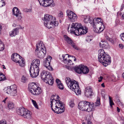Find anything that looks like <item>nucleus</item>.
I'll return each mask as SVG.
<instances>
[{"label": "nucleus", "instance_id": "f257e3e1", "mask_svg": "<svg viewBox=\"0 0 124 124\" xmlns=\"http://www.w3.org/2000/svg\"><path fill=\"white\" fill-rule=\"evenodd\" d=\"M55 96L53 95L51 98V107L52 109L54 112L57 114L61 113L64 111V106L62 102L59 99V97L56 96V99H55Z\"/></svg>", "mask_w": 124, "mask_h": 124}, {"label": "nucleus", "instance_id": "f03ea898", "mask_svg": "<svg viewBox=\"0 0 124 124\" xmlns=\"http://www.w3.org/2000/svg\"><path fill=\"white\" fill-rule=\"evenodd\" d=\"M70 31L71 33L78 36L85 34L87 32V28L85 26H82L80 23H73Z\"/></svg>", "mask_w": 124, "mask_h": 124}, {"label": "nucleus", "instance_id": "7ed1b4c3", "mask_svg": "<svg viewBox=\"0 0 124 124\" xmlns=\"http://www.w3.org/2000/svg\"><path fill=\"white\" fill-rule=\"evenodd\" d=\"M98 59L99 61L105 66L109 65L111 62L110 56L105 52L103 49L99 50Z\"/></svg>", "mask_w": 124, "mask_h": 124}, {"label": "nucleus", "instance_id": "20e7f679", "mask_svg": "<svg viewBox=\"0 0 124 124\" xmlns=\"http://www.w3.org/2000/svg\"><path fill=\"white\" fill-rule=\"evenodd\" d=\"M66 82L69 88L74 91L76 95H78L81 94V91L79 90L78 82L74 80L71 81L69 77L66 78Z\"/></svg>", "mask_w": 124, "mask_h": 124}, {"label": "nucleus", "instance_id": "39448f33", "mask_svg": "<svg viewBox=\"0 0 124 124\" xmlns=\"http://www.w3.org/2000/svg\"><path fill=\"white\" fill-rule=\"evenodd\" d=\"M93 102H89L86 101H82L79 102L78 106V108L82 111L90 112L95 110Z\"/></svg>", "mask_w": 124, "mask_h": 124}, {"label": "nucleus", "instance_id": "423d86ee", "mask_svg": "<svg viewBox=\"0 0 124 124\" xmlns=\"http://www.w3.org/2000/svg\"><path fill=\"white\" fill-rule=\"evenodd\" d=\"M41 77L43 80L49 85H52L54 82L53 79L49 72L43 70L41 73Z\"/></svg>", "mask_w": 124, "mask_h": 124}, {"label": "nucleus", "instance_id": "0eeeda50", "mask_svg": "<svg viewBox=\"0 0 124 124\" xmlns=\"http://www.w3.org/2000/svg\"><path fill=\"white\" fill-rule=\"evenodd\" d=\"M28 89L29 91L34 95H38L42 92L41 88L37 87L34 83H32L28 85Z\"/></svg>", "mask_w": 124, "mask_h": 124}, {"label": "nucleus", "instance_id": "6e6552de", "mask_svg": "<svg viewBox=\"0 0 124 124\" xmlns=\"http://www.w3.org/2000/svg\"><path fill=\"white\" fill-rule=\"evenodd\" d=\"M21 56L17 53L13 54L11 56V59L12 60L16 63H18L20 66L21 67H23L24 65V60L21 58Z\"/></svg>", "mask_w": 124, "mask_h": 124}, {"label": "nucleus", "instance_id": "1a4fd4ad", "mask_svg": "<svg viewBox=\"0 0 124 124\" xmlns=\"http://www.w3.org/2000/svg\"><path fill=\"white\" fill-rule=\"evenodd\" d=\"M74 69L75 71L79 74L83 73L84 74H86L89 71V70L87 66L82 64L78 66H76Z\"/></svg>", "mask_w": 124, "mask_h": 124}, {"label": "nucleus", "instance_id": "9d476101", "mask_svg": "<svg viewBox=\"0 0 124 124\" xmlns=\"http://www.w3.org/2000/svg\"><path fill=\"white\" fill-rule=\"evenodd\" d=\"M39 71V66L36 65L33 66L32 65H31L29 71L31 76L32 77L35 78L38 76Z\"/></svg>", "mask_w": 124, "mask_h": 124}, {"label": "nucleus", "instance_id": "9b49d317", "mask_svg": "<svg viewBox=\"0 0 124 124\" xmlns=\"http://www.w3.org/2000/svg\"><path fill=\"white\" fill-rule=\"evenodd\" d=\"M6 93L10 94L12 96H15L17 95V86L15 85H11L8 87L6 91Z\"/></svg>", "mask_w": 124, "mask_h": 124}, {"label": "nucleus", "instance_id": "f8f14e48", "mask_svg": "<svg viewBox=\"0 0 124 124\" xmlns=\"http://www.w3.org/2000/svg\"><path fill=\"white\" fill-rule=\"evenodd\" d=\"M41 5L44 7L54 6L55 4L53 0H38Z\"/></svg>", "mask_w": 124, "mask_h": 124}, {"label": "nucleus", "instance_id": "ddd939ff", "mask_svg": "<svg viewBox=\"0 0 124 124\" xmlns=\"http://www.w3.org/2000/svg\"><path fill=\"white\" fill-rule=\"evenodd\" d=\"M52 60V57L50 56L47 57V58L44 60L43 62L44 66L48 70H49L53 71V69L50 65V62Z\"/></svg>", "mask_w": 124, "mask_h": 124}, {"label": "nucleus", "instance_id": "4468645a", "mask_svg": "<svg viewBox=\"0 0 124 124\" xmlns=\"http://www.w3.org/2000/svg\"><path fill=\"white\" fill-rule=\"evenodd\" d=\"M101 24L100 23L93 25V30L94 31L98 33H100L102 32L104 29L105 27L104 25Z\"/></svg>", "mask_w": 124, "mask_h": 124}, {"label": "nucleus", "instance_id": "2eb2a0df", "mask_svg": "<svg viewBox=\"0 0 124 124\" xmlns=\"http://www.w3.org/2000/svg\"><path fill=\"white\" fill-rule=\"evenodd\" d=\"M67 13L69 20L70 21H74L77 19V16L72 11L68 10L67 11Z\"/></svg>", "mask_w": 124, "mask_h": 124}, {"label": "nucleus", "instance_id": "dca6fc26", "mask_svg": "<svg viewBox=\"0 0 124 124\" xmlns=\"http://www.w3.org/2000/svg\"><path fill=\"white\" fill-rule=\"evenodd\" d=\"M42 19L44 21V22H45L46 23V22H50L55 21V20L56 19L51 15L46 14L45 15L44 17L42 18Z\"/></svg>", "mask_w": 124, "mask_h": 124}, {"label": "nucleus", "instance_id": "f3484780", "mask_svg": "<svg viewBox=\"0 0 124 124\" xmlns=\"http://www.w3.org/2000/svg\"><path fill=\"white\" fill-rule=\"evenodd\" d=\"M64 37L65 40L69 44L72 46L75 49L78 50V48L75 45V44L73 42L72 40L68 37L66 35H64Z\"/></svg>", "mask_w": 124, "mask_h": 124}, {"label": "nucleus", "instance_id": "a211bd4d", "mask_svg": "<svg viewBox=\"0 0 124 124\" xmlns=\"http://www.w3.org/2000/svg\"><path fill=\"white\" fill-rule=\"evenodd\" d=\"M12 11L14 15L16 17H18V19L19 20L21 19L22 17L21 16V12L16 7H14Z\"/></svg>", "mask_w": 124, "mask_h": 124}, {"label": "nucleus", "instance_id": "6ab92c4d", "mask_svg": "<svg viewBox=\"0 0 124 124\" xmlns=\"http://www.w3.org/2000/svg\"><path fill=\"white\" fill-rule=\"evenodd\" d=\"M44 25L48 29L51 28L52 26L54 25V26H57L58 24V22L57 21L46 22V23L45 22H44Z\"/></svg>", "mask_w": 124, "mask_h": 124}, {"label": "nucleus", "instance_id": "aec40b11", "mask_svg": "<svg viewBox=\"0 0 124 124\" xmlns=\"http://www.w3.org/2000/svg\"><path fill=\"white\" fill-rule=\"evenodd\" d=\"M46 53V50H37L36 51V54L37 56L40 58H42L44 57L45 54Z\"/></svg>", "mask_w": 124, "mask_h": 124}, {"label": "nucleus", "instance_id": "412c9836", "mask_svg": "<svg viewBox=\"0 0 124 124\" xmlns=\"http://www.w3.org/2000/svg\"><path fill=\"white\" fill-rule=\"evenodd\" d=\"M85 95L87 97L92 95V93H93V91L92 89L90 87H87L85 89Z\"/></svg>", "mask_w": 124, "mask_h": 124}, {"label": "nucleus", "instance_id": "4be33fe9", "mask_svg": "<svg viewBox=\"0 0 124 124\" xmlns=\"http://www.w3.org/2000/svg\"><path fill=\"white\" fill-rule=\"evenodd\" d=\"M36 47L37 49L36 50V51L37 50H46V47L42 41H40L36 45Z\"/></svg>", "mask_w": 124, "mask_h": 124}, {"label": "nucleus", "instance_id": "5701e85b", "mask_svg": "<svg viewBox=\"0 0 124 124\" xmlns=\"http://www.w3.org/2000/svg\"><path fill=\"white\" fill-rule=\"evenodd\" d=\"M93 25L101 23V25H104L102 20L101 18L99 17L94 18L93 20Z\"/></svg>", "mask_w": 124, "mask_h": 124}, {"label": "nucleus", "instance_id": "b1692460", "mask_svg": "<svg viewBox=\"0 0 124 124\" xmlns=\"http://www.w3.org/2000/svg\"><path fill=\"white\" fill-rule=\"evenodd\" d=\"M31 113L30 111L26 109L23 116L24 118L31 119Z\"/></svg>", "mask_w": 124, "mask_h": 124}, {"label": "nucleus", "instance_id": "393cba45", "mask_svg": "<svg viewBox=\"0 0 124 124\" xmlns=\"http://www.w3.org/2000/svg\"><path fill=\"white\" fill-rule=\"evenodd\" d=\"M18 28H15L10 31L9 33L10 36L13 37L18 34L19 32V31L18 30Z\"/></svg>", "mask_w": 124, "mask_h": 124}, {"label": "nucleus", "instance_id": "a878e982", "mask_svg": "<svg viewBox=\"0 0 124 124\" xmlns=\"http://www.w3.org/2000/svg\"><path fill=\"white\" fill-rule=\"evenodd\" d=\"M93 19L92 17L90 16L88 17L86 16L84 18V21L85 23L89 22L90 24H92L93 23Z\"/></svg>", "mask_w": 124, "mask_h": 124}, {"label": "nucleus", "instance_id": "bb28decb", "mask_svg": "<svg viewBox=\"0 0 124 124\" xmlns=\"http://www.w3.org/2000/svg\"><path fill=\"white\" fill-rule=\"evenodd\" d=\"M100 45L101 47L104 48H107L108 46L107 42L106 41H101L100 43Z\"/></svg>", "mask_w": 124, "mask_h": 124}, {"label": "nucleus", "instance_id": "cd10ccee", "mask_svg": "<svg viewBox=\"0 0 124 124\" xmlns=\"http://www.w3.org/2000/svg\"><path fill=\"white\" fill-rule=\"evenodd\" d=\"M26 109L23 108H20L17 110V114L22 116H23Z\"/></svg>", "mask_w": 124, "mask_h": 124}, {"label": "nucleus", "instance_id": "c85d7f7f", "mask_svg": "<svg viewBox=\"0 0 124 124\" xmlns=\"http://www.w3.org/2000/svg\"><path fill=\"white\" fill-rule=\"evenodd\" d=\"M40 62L39 60L36 59H34L32 62V63L31 65H32L33 66L36 65V66H39V65Z\"/></svg>", "mask_w": 124, "mask_h": 124}, {"label": "nucleus", "instance_id": "c756f323", "mask_svg": "<svg viewBox=\"0 0 124 124\" xmlns=\"http://www.w3.org/2000/svg\"><path fill=\"white\" fill-rule=\"evenodd\" d=\"M28 80V77L25 75L22 76L21 78V81L23 83L27 82Z\"/></svg>", "mask_w": 124, "mask_h": 124}, {"label": "nucleus", "instance_id": "7c9ffc66", "mask_svg": "<svg viewBox=\"0 0 124 124\" xmlns=\"http://www.w3.org/2000/svg\"><path fill=\"white\" fill-rule=\"evenodd\" d=\"M8 107L9 109H11L14 108V104L12 102H9L8 104Z\"/></svg>", "mask_w": 124, "mask_h": 124}, {"label": "nucleus", "instance_id": "2f4dec72", "mask_svg": "<svg viewBox=\"0 0 124 124\" xmlns=\"http://www.w3.org/2000/svg\"><path fill=\"white\" fill-rule=\"evenodd\" d=\"M93 106L95 108V106H99L100 105V99L99 98L97 97L96 101L94 104L93 103Z\"/></svg>", "mask_w": 124, "mask_h": 124}, {"label": "nucleus", "instance_id": "473e14b6", "mask_svg": "<svg viewBox=\"0 0 124 124\" xmlns=\"http://www.w3.org/2000/svg\"><path fill=\"white\" fill-rule=\"evenodd\" d=\"M62 57L64 60V62H65L66 63H68L66 62V60L68 59L69 57V55L68 54H63L62 55Z\"/></svg>", "mask_w": 124, "mask_h": 124}, {"label": "nucleus", "instance_id": "72a5a7b5", "mask_svg": "<svg viewBox=\"0 0 124 124\" xmlns=\"http://www.w3.org/2000/svg\"><path fill=\"white\" fill-rule=\"evenodd\" d=\"M6 78L3 74L0 73V81L5 80Z\"/></svg>", "mask_w": 124, "mask_h": 124}, {"label": "nucleus", "instance_id": "f704fd0d", "mask_svg": "<svg viewBox=\"0 0 124 124\" xmlns=\"http://www.w3.org/2000/svg\"><path fill=\"white\" fill-rule=\"evenodd\" d=\"M71 59H69V62H70V64H68L69 65H72L73 64V63L72 62V61H71V60H73L74 61H76V58L74 56H72L71 58Z\"/></svg>", "mask_w": 124, "mask_h": 124}, {"label": "nucleus", "instance_id": "c9c22d12", "mask_svg": "<svg viewBox=\"0 0 124 124\" xmlns=\"http://www.w3.org/2000/svg\"><path fill=\"white\" fill-rule=\"evenodd\" d=\"M109 99L110 105L112 108V106L113 105H114V103L112 100V98L111 97L109 96Z\"/></svg>", "mask_w": 124, "mask_h": 124}, {"label": "nucleus", "instance_id": "e433bc0d", "mask_svg": "<svg viewBox=\"0 0 124 124\" xmlns=\"http://www.w3.org/2000/svg\"><path fill=\"white\" fill-rule=\"evenodd\" d=\"M4 49V44L0 40V51L3 50Z\"/></svg>", "mask_w": 124, "mask_h": 124}, {"label": "nucleus", "instance_id": "4c0bfd02", "mask_svg": "<svg viewBox=\"0 0 124 124\" xmlns=\"http://www.w3.org/2000/svg\"><path fill=\"white\" fill-rule=\"evenodd\" d=\"M74 100L72 99L71 100L69 103L70 106L71 107H73L74 106Z\"/></svg>", "mask_w": 124, "mask_h": 124}, {"label": "nucleus", "instance_id": "58836bf2", "mask_svg": "<svg viewBox=\"0 0 124 124\" xmlns=\"http://www.w3.org/2000/svg\"><path fill=\"white\" fill-rule=\"evenodd\" d=\"M23 10L24 12H31L32 11V8L28 9L27 8H25Z\"/></svg>", "mask_w": 124, "mask_h": 124}, {"label": "nucleus", "instance_id": "ea45409f", "mask_svg": "<svg viewBox=\"0 0 124 124\" xmlns=\"http://www.w3.org/2000/svg\"><path fill=\"white\" fill-rule=\"evenodd\" d=\"M92 40V37L91 36H87L86 37V40L88 42H89Z\"/></svg>", "mask_w": 124, "mask_h": 124}, {"label": "nucleus", "instance_id": "a19ab883", "mask_svg": "<svg viewBox=\"0 0 124 124\" xmlns=\"http://www.w3.org/2000/svg\"><path fill=\"white\" fill-rule=\"evenodd\" d=\"M5 5V2L3 0H0V7L4 6Z\"/></svg>", "mask_w": 124, "mask_h": 124}, {"label": "nucleus", "instance_id": "79ce46f5", "mask_svg": "<svg viewBox=\"0 0 124 124\" xmlns=\"http://www.w3.org/2000/svg\"><path fill=\"white\" fill-rule=\"evenodd\" d=\"M32 102L35 107L37 109H38V107L37 103L35 101L33 100H32Z\"/></svg>", "mask_w": 124, "mask_h": 124}, {"label": "nucleus", "instance_id": "37998d69", "mask_svg": "<svg viewBox=\"0 0 124 124\" xmlns=\"http://www.w3.org/2000/svg\"><path fill=\"white\" fill-rule=\"evenodd\" d=\"M57 87L60 89L62 90L63 89L64 87L63 85L61 83L57 85Z\"/></svg>", "mask_w": 124, "mask_h": 124}, {"label": "nucleus", "instance_id": "c03bdc74", "mask_svg": "<svg viewBox=\"0 0 124 124\" xmlns=\"http://www.w3.org/2000/svg\"><path fill=\"white\" fill-rule=\"evenodd\" d=\"M58 17L59 18H62L63 17V14L62 12L60 11L58 14Z\"/></svg>", "mask_w": 124, "mask_h": 124}, {"label": "nucleus", "instance_id": "a18cd8bd", "mask_svg": "<svg viewBox=\"0 0 124 124\" xmlns=\"http://www.w3.org/2000/svg\"><path fill=\"white\" fill-rule=\"evenodd\" d=\"M119 119L121 121V122L124 121V117L122 116H120Z\"/></svg>", "mask_w": 124, "mask_h": 124}, {"label": "nucleus", "instance_id": "49530a36", "mask_svg": "<svg viewBox=\"0 0 124 124\" xmlns=\"http://www.w3.org/2000/svg\"><path fill=\"white\" fill-rule=\"evenodd\" d=\"M0 124H7V123L5 120H2L0 121Z\"/></svg>", "mask_w": 124, "mask_h": 124}, {"label": "nucleus", "instance_id": "de8ad7c7", "mask_svg": "<svg viewBox=\"0 0 124 124\" xmlns=\"http://www.w3.org/2000/svg\"><path fill=\"white\" fill-rule=\"evenodd\" d=\"M120 36L121 37V39L124 41V33L121 34L120 35Z\"/></svg>", "mask_w": 124, "mask_h": 124}, {"label": "nucleus", "instance_id": "09e8293b", "mask_svg": "<svg viewBox=\"0 0 124 124\" xmlns=\"http://www.w3.org/2000/svg\"><path fill=\"white\" fill-rule=\"evenodd\" d=\"M75 67H73L72 68L70 66H68L67 67V68L68 69H69V70L72 71L73 70H74V68H75Z\"/></svg>", "mask_w": 124, "mask_h": 124}, {"label": "nucleus", "instance_id": "8fccbe9b", "mask_svg": "<svg viewBox=\"0 0 124 124\" xmlns=\"http://www.w3.org/2000/svg\"><path fill=\"white\" fill-rule=\"evenodd\" d=\"M119 47L121 49H123L124 48V45L122 44H119Z\"/></svg>", "mask_w": 124, "mask_h": 124}, {"label": "nucleus", "instance_id": "3c124183", "mask_svg": "<svg viewBox=\"0 0 124 124\" xmlns=\"http://www.w3.org/2000/svg\"><path fill=\"white\" fill-rule=\"evenodd\" d=\"M56 82L57 83V85H58L61 83L60 81L58 79H57L56 80Z\"/></svg>", "mask_w": 124, "mask_h": 124}, {"label": "nucleus", "instance_id": "603ef678", "mask_svg": "<svg viewBox=\"0 0 124 124\" xmlns=\"http://www.w3.org/2000/svg\"><path fill=\"white\" fill-rule=\"evenodd\" d=\"M17 27L16 28H18V30L19 31V29H23L21 27V26L20 25L17 26Z\"/></svg>", "mask_w": 124, "mask_h": 124}, {"label": "nucleus", "instance_id": "864d4df0", "mask_svg": "<svg viewBox=\"0 0 124 124\" xmlns=\"http://www.w3.org/2000/svg\"><path fill=\"white\" fill-rule=\"evenodd\" d=\"M68 59H67L66 60V62H67L68 63H66L65 62H64L66 64H70V62H69V60Z\"/></svg>", "mask_w": 124, "mask_h": 124}, {"label": "nucleus", "instance_id": "5fc2aeb1", "mask_svg": "<svg viewBox=\"0 0 124 124\" xmlns=\"http://www.w3.org/2000/svg\"><path fill=\"white\" fill-rule=\"evenodd\" d=\"M100 79L98 80V81L99 82H100L101 81L102 79L103 78V77L102 76H100Z\"/></svg>", "mask_w": 124, "mask_h": 124}, {"label": "nucleus", "instance_id": "6e6d98bb", "mask_svg": "<svg viewBox=\"0 0 124 124\" xmlns=\"http://www.w3.org/2000/svg\"><path fill=\"white\" fill-rule=\"evenodd\" d=\"M104 36L105 37V38L106 39L108 40H109V38L108 36H106V35H105Z\"/></svg>", "mask_w": 124, "mask_h": 124}, {"label": "nucleus", "instance_id": "4d7b16f0", "mask_svg": "<svg viewBox=\"0 0 124 124\" xmlns=\"http://www.w3.org/2000/svg\"><path fill=\"white\" fill-rule=\"evenodd\" d=\"M117 111L118 112H120V109L118 107H117Z\"/></svg>", "mask_w": 124, "mask_h": 124}, {"label": "nucleus", "instance_id": "13d9d810", "mask_svg": "<svg viewBox=\"0 0 124 124\" xmlns=\"http://www.w3.org/2000/svg\"><path fill=\"white\" fill-rule=\"evenodd\" d=\"M2 108L3 107L2 105L1 104H0V109H2Z\"/></svg>", "mask_w": 124, "mask_h": 124}, {"label": "nucleus", "instance_id": "bf43d9fd", "mask_svg": "<svg viewBox=\"0 0 124 124\" xmlns=\"http://www.w3.org/2000/svg\"><path fill=\"white\" fill-rule=\"evenodd\" d=\"M7 99V98H5V99L2 101V102H4L5 103Z\"/></svg>", "mask_w": 124, "mask_h": 124}, {"label": "nucleus", "instance_id": "052dcab7", "mask_svg": "<svg viewBox=\"0 0 124 124\" xmlns=\"http://www.w3.org/2000/svg\"><path fill=\"white\" fill-rule=\"evenodd\" d=\"M101 86L102 87H105V86L104 85V83H103L101 84Z\"/></svg>", "mask_w": 124, "mask_h": 124}, {"label": "nucleus", "instance_id": "680f3d73", "mask_svg": "<svg viewBox=\"0 0 124 124\" xmlns=\"http://www.w3.org/2000/svg\"><path fill=\"white\" fill-rule=\"evenodd\" d=\"M12 26L13 27H15L16 26V24L15 23H14L12 24Z\"/></svg>", "mask_w": 124, "mask_h": 124}, {"label": "nucleus", "instance_id": "e2e57ef3", "mask_svg": "<svg viewBox=\"0 0 124 124\" xmlns=\"http://www.w3.org/2000/svg\"><path fill=\"white\" fill-rule=\"evenodd\" d=\"M88 124H92V123L90 121L88 122Z\"/></svg>", "mask_w": 124, "mask_h": 124}, {"label": "nucleus", "instance_id": "0e129e2a", "mask_svg": "<svg viewBox=\"0 0 124 124\" xmlns=\"http://www.w3.org/2000/svg\"><path fill=\"white\" fill-rule=\"evenodd\" d=\"M2 66H3V68L4 69H6V68L5 67V66L4 65H3Z\"/></svg>", "mask_w": 124, "mask_h": 124}, {"label": "nucleus", "instance_id": "69168bd1", "mask_svg": "<svg viewBox=\"0 0 124 124\" xmlns=\"http://www.w3.org/2000/svg\"><path fill=\"white\" fill-rule=\"evenodd\" d=\"M121 124H124V121L121 122Z\"/></svg>", "mask_w": 124, "mask_h": 124}, {"label": "nucleus", "instance_id": "338daca9", "mask_svg": "<svg viewBox=\"0 0 124 124\" xmlns=\"http://www.w3.org/2000/svg\"><path fill=\"white\" fill-rule=\"evenodd\" d=\"M122 76V77L124 78V72Z\"/></svg>", "mask_w": 124, "mask_h": 124}, {"label": "nucleus", "instance_id": "774afa93", "mask_svg": "<svg viewBox=\"0 0 124 124\" xmlns=\"http://www.w3.org/2000/svg\"><path fill=\"white\" fill-rule=\"evenodd\" d=\"M59 109H60V108H61V106L59 105Z\"/></svg>", "mask_w": 124, "mask_h": 124}]
</instances>
